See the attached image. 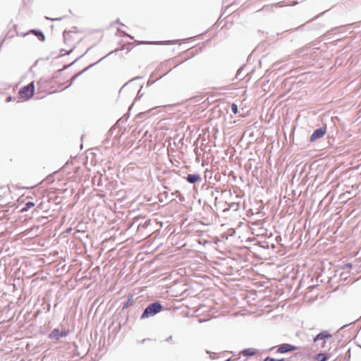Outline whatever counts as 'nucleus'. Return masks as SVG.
<instances>
[{
  "label": "nucleus",
  "mask_w": 361,
  "mask_h": 361,
  "mask_svg": "<svg viewBox=\"0 0 361 361\" xmlns=\"http://www.w3.org/2000/svg\"><path fill=\"white\" fill-rule=\"evenodd\" d=\"M35 206V203L32 201H27L25 203L24 206L21 208V212H25L28 211L30 209Z\"/></svg>",
  "instance_id": "nucleus-19"
},
{
  "label": "nucleus",
  "mask_w": 361,
  "mask_h": 361,
  "mask_svg": "<svg viewBox=\"0 0 361 361\" xmlns=\"http://www.w3.org/2000/svg\"><path fill=\"white\" fill-rule=\"evenodd\" d=\"M149 340H150L149 338H144L142 341H137V342L141 343V344H144L147 341H149Z\"/></svg>",
  "instance_id": "nucleus-37"
},
{
  "label": "nucleus",
  "mask_w": 361,
  "mask_h": 361,
  "mask_svg": "<svg viewBox=\"0 0 361 361\" xmlns=\"http://www.w3.org/2000/svg\"><path fill=\"white\" fill-rule=\"evenodd\" d=\"M30 32L38 38L40 42H44L45 36L43 32L39 29H32Z\"/></svg>",
  "instance_id": "nucleus-15"
},
{
  "label": "nucleus",
  "mask_w": 361,
  "mask_h": 361,
  "mask_svg": "<svg viewBox=\"0 0 361 361\" xmlns=\"http://www.w3.org/2000/svg\"><path fill=\"white\" fill-rule=\"evenodd\" d=\"M92 216L93 218V219H92V234L98 238V245L100 242L107 239L106 236L103 238V234H104L106 231V227L104 226L106 221V216L98 214L97 218H95V211L92 213Z\"/></svg>",
  "instance_id": "nucleus-2"
},
{
  "label": "nucleus",
  "mask_w": 361,
  "mask_h": 361,
  "mask_svg": "<svg viewBox=\"0 0 361 361\" xmlns=\"http://www.w3.org/2000/svg\"><path fill=\"white\" fill-rule=\"evenodd\" d=\"M345 267L351 269L353 267V265L351 263H347L345 264Z\"/></svg>",
  "instance_id": "nucleus-40"
},
{
  "label": "nucleus",
  "mask_w": 361,
  "mask_h": 361,
  "mask_svg": "<svg viewBox=\"0 0 361 361\" xmlns=\"http://www.w3.org/2000/svg\"><path fill=\"white\" fill-rule=\"evenodd\" d=\"M215 192H219V190H217V189H216V190H215Z\"/></svg>",
  "instance_id": "nucleus-56"
},
{
  "label": "nucleus",
  "mask_w": 361,
  "mask_h": 361,
  "mask_svg": "<svg viewBox=\"0 0 361 361\" xmlns=\"http://www.w3.org/2000/svg\"><path fill=\"white\" fill-rule=\"evenodd\" d=\"M231 110L233 114H236L238 112V105L235 103H232L231 106Z\"/></svg>",
  "instance_id": "nucleus-31"
},
{
  "label": "nucleus",
  "mask_w": 361,
  "mask_h": 361,
  "mask_svg": "<svg viewBox=\"0 0 361 361\" xmlns=\"http://www.w3.org/2000/svg\"><path fill=\"white\" fill-rule=\"evenodd\" d=\"M63 18V17H59V18H49V17H46V19L49 20H51V21H57V20H61Z\"/></svg>",
  "instance_id": "nucleus-35"
},
{
  "label": "nucleus",
  "mask_w": 361,
  "mask_h": 361,
  "mask_svg": "<svg viewBox=\"0 0 361 361\" xmlns=\"http://www.w3.org/2000/svg\"><path fill=\"white\" fill-rule=\"evenodd\" d=\"M299 4L298 1H293L290 6H296Z\"/></svg>",
  "instance_id": "nucleus-41"
},
{
  "label": "nucleus",
  "mask_w": 361,
  "mask_h": 361,
  "mask_svg": "<svg viewBox=\"0 0 361 361\" xmlns=\"http://www.w3.org/2000/svg\"><path fill=\"white\" fill-rule=\"evenodd\" d=\"M153 82H152V81L149 80V81L147 82V86H149V85H150L151 84H152Z\"/></svg>",
  "instance_id": "nucleus-46"
},
{
  "label": "nucleus",
  "mask_w": 361,
  "mask_h": 361,
  "mask_svg": "<svg viewBox=\"0 0 361 361\" xmlns=\"http://www.w3.org/2000/svg\"><path fill=\"white\" fill-rule=\"evenodd\" d=\"M92 173H94V176H92V204L95 203L99 206L101 202L104 203V188L106 185V178L103 180V173H105V170L103 168L101 169L92 168Z\"/></svg>",
  "instance_id": "nucleus-1"
},
{
  "label": "nucleus",
  "mask_w": 361,
  "mask_h": 361,
  "mask_svg": "<svg viewBox=\"0 0 361 361\" xmlns=\"http://www.w3.org/2000/svg\"><path fill=\"white\" fill-rule=\"evenodd\" d=\"M90 68V65L86 66L84 69H82L81 71L78 72L77 74H75L71 79V81L70 82V84L64 87H62L61 89V90H66L67 89L68 87H69L73 83V82L76 80V78L78 77H79L80 75H81L84 72H85L86 71L89 70Z\"/></svg>",
  "instance_id": "nucleus-16"
},
{
  "label": "nucleus",
  "mask_w": 361,
  "mask_h": 361,
  "mask_svg": "<svg viewBox=\"0 0 361 361\" xmlns=\"http://www.w3.org/2000/svg\"><path fill=\"white\" fill-rule=\"evenodd\" d=\"M173 195H176V197H177L180 202H183L185 201V197L180 191L176 190Z\"/></svg>",
  "instance_id": "nucleus-25"
},
{
  "label": "nucleus",
  "mask_w": 361,
  "mask_h": 361,
  "mask_svg": "<svg viewBox=\"0 0 361 361\" xmlns=\"http://www.w3.org/2000/svg\"><path fill=\"white\" fill-rule=\"evenodd\" d=\"M1 200L0 199V201H1ZM0 206H3V204L0 203Z\"/></svg>",
  "instance_id": "nucleus-57"
},
{
  "label": "nucleus",
  "mask_w": 361,
  "mask_h": 361,
  "mask_svg": "<svg viewBox=\"0 0 361 361\" xmlns=\"http://www.w3.org/2000/svg\"><path fill=\"white\" fill-rule=\"evenodd\" d=\"M98 301H99V299H97V300H95L94 301L93 304H92V308L93 307V306H94V305H96V304L98 302Z\"/></svg>",
  "instance_id": "nucleus-43"
},
{
  "label": "nucleus",
  "mask_w": 361,
  "mask_h": 361,
  "mask_svg": "<svg viewBox=\"0 0 361 361\" xmlns=\"http://www.w3.org/2000/svg\"><path fill=\"white\" fill-rule=\"evenodd\" d=\"M118 126H116V124L114 126H113L108 131L107 133V137H106V141L108 140L109 137L110 136H111L114 133V131L116 130V128H118Z\"/></svg>",
  "instance_id": "nucleus-29"
},
{
  "label": "nucleus",
  "mask_w": 361,
  "mask_h": 361,
  "mask_svg": "<svg viewBox=\"0 0 361 361\" xmlns=\"http://www.w3.org/2000/svg\"><path fill=\"white\" fill-rule=\"evenodd\" d=\"M114 23H118V24H120V25H122V26H125V25H124L123 23H121V22H120L119 18L116 19V20H115Z\"/></svg>",
  "instance_id": "nucleus-38"
},
{
  "label": "nucleus",
  "mask_w": 361,
  "mask_h": 361,
  "mask_svg": "<svg viewBox=\"0 0 361 361\" xmlns=\"http://www.w3.org/2000/svg\"><path fill=\"white\" fill-rule=\"evenodd\" d=\"M263 361H287L286 358L276 359L270 356L266 357Z\"/></svg>",
  "instance_id": "nucleus-27"
},
{
  "label": "nucleus",
  "mask_w": 361,
  "mask_h": 361,
  "mask_svg": "<svg viewBox=\"0 0 361 361\" xmlns=\"http://www.w3.org/2000/svg\"><path fill=\"white\" fill-rule=\"evenodd\" d=\"M90 50V47H88L86 50V52L85 53H87Z\"/></svg>",
  "instance_id": "nucleus-50"
},
{
  "label": "nucleus",
  "mask_w": 361,
  "mask_h": 361,
  "mask_svg": "<svg viewBox=\"0 0 361 361\" xmlns=\"http://www.w3.org/2000/svg\"><path fill=\"white\" fill-rule=\"evenodd\" d=\"M100 270V268L99 266H97L96 267H94V269H92V272H91V274H92V284L97 281V279H96V274L95 273L96 272H99Z\"/></svg>",
  "instance_id": "nucleus-22"
},
{
  "label": "nucleus",
  "mask_w": 361,
  "mask_h": 361,
  "mask_svg": "<svg viewBox=\"0 0 361 361\" xmlns=\"http://www.w3.org/2000/svg\"><path fill=\"white\" fill-rule=\"evenodd\" d=\"M71 32L65 30L63 33V37L65 43H67V41L69 39L68 35Z\"/></svg>",
  "instance_id": "nucleus-33"
},
{
  "label": "nucleus",
  "mask_w": 361,
  "mask_h": 361,
  "mask_svg": "<svg viewBox=\"0 0 361 361\" xmlns=\"http://www.w3.org/2000/svg\"><path fill=\"white\" fill-rule=\"evenodd\" d=\"M130 116V113L128 112L126 114H125L122 117H121L116 123V125L118 126L119 127V126L125 122L127 121V120L128 119Z\"/></svg>",
  "instance_id": "nucleus-21"
},
{
  "label": "nucleus",
  "mask_w": 361,
  "mask_h": 361,
  "mask_svg": "<svg viewBox=\"0 0 361 361\" xmlns=\"http://www.w3.org/2000/svg\"><path fill=\"white\" fill-rule=\"evenodd\" d=\"M90 350V345H89L88 347V350H87V352H89Z\"/></svg>",
  "instance_id": "nucleus-54"
},
{
  "label": "nucleus",
  "mask_w": 361,
  "mask_h": 361,
  "mask_svg": "<svg viewBox=\"0 0 361 361\" xmlns=\"http://www.w3.org/2000/svg\"><path fill=\"white\" fill-rule=\"evenodd\" d=\"M35 90V83L34 81H32L27 85L20 87L18 90V94L22 99L27 101L34 96Z\"/></svg>",
  "instance_id": "nucleus-4"
},
{
  "label": "nucleus",
  "mask_w": 361,
  "mask_h": 361,
  "mask_svg": "<svg viewBox=\"0 0 361 361\" xmlns=\"http://www.w3.org/2000/svg\"><path fill=\"white\" fill-rule=\"evenodd\" d=\"M143 78V76H137V77H135L133 78H132L131 80H128L127 82H126L122 87L119 90V92H121V90L126 87L127 86L128 84H130V82H133V81H135V80H141Z\"/></svg>",
  "instance_id": "nucleus-23"
},
{
  "label": "nucleus",
  "mask_w": 361,
  "mask_h": 361,
  "mask_svg": "<svg viewBox=\"0 0 361 361\" xmlns=\"http://www.w3.org/2000/svg\"><path fill=\"white\" fill-rule=\"evenodd\" d=\"M73 51V48H71V49L69 50V51H68V52H67V54H69L71 51Z\"/></svg>",
  "instance_id": "nucleus-52"
},
{
  "label": "nucleus",
  "mask_w": 361,
  "mask_h": 361,
  "mask_svg": "<svg viewBox=\"0 0 361 361\" xmlns=\"http://www.w3.org/2000/svg\"><path fill=\"white\" fill-rule=\"evenodd\" d=\"M348 325H349L348 324H345V325H343L341 329H344L345 327L348 326Z\"/></svg>",
  "instance_id": "nucleus-48"
},
{
  "label": "nucleus",
  "mask_w": 361,
  "mask_h": 361,
  "mask_svg": "<svg viewBox=\"0 0 361 361\" xmlns=\"http://www.w3.org/2000/svg\"><path fill=\"white\" fill-rule=\"evenodd\" d=\"M143 85H144L143 83L140 85V89H139L137 94L134 100V102H136L137 100L140 99L144 95V93L141 92V90L143 87Z\"/></svg>",
  "instance_id": "nucleus-28"
},
{
  "label": "nucleus",
  "mask_w": 361,
  "mask_h": 361,
  "mask_svg": "<svg viewBox=\"0 0 361 361\" xmlns=\"http://www.w3.org/2000/svg\"><path fill=\"white\" fill-rule=\"evenodd\" d=\"M136 300H138L137 304L141 301L140 300H139V297L136 298V299L135 300L133 298V295H129L128 299L125 302H123L122 310L127 309L132 306L137 307V305L136 304L137 303Z\"/></svg>",
  "instance_id": "nucleus-11"
},
{
  "label": "nucleus",
  "mask_w": 361,
  "mask_h": 361,
  "mask_svg": "<svg viewBox=\"0 0 361 361\" xmlns=\"http://www.w3.org/2000/svg\"><path fill=\"white\" fill-rule=\"evenodd\" d=\"M164 310V305L159 300L149 304L142 311L140 319L141 320L152 317Z\"/></svg>",
  "instance_id": "nucleus-3"
},
{
  "label": "nucleus",
  "mask_w": 361,
  "mask_h": 361,
  "mask_svg": "<svg viewBox=\"0 0 361 361\" xmlns=\"http://www.w3.org/2000/svg\"><path fill=\"white\" fill-rule=\"evenodd\" d=\"M269 6L275 7V8H281V7L285 6V5L283 4V1H280V2L271 4V5H265V6H263L262 10H263V9H268ZM261 11V9L259 10L258 11Z\"/></svg>",
  "instance_id": "nucleus-20"
},
{
  "label": "nucleus",
  "mask_w": 361,
  "mask_h": 361,
  "mask_svg": "<svg viewBox=\"0 0 361 361\" xmlns=\"http://www.w3.org/2000/svg\"><path fill=\"white\" fill-rule=\"evenodd\" d=\"M327 132V127L326 126H322L319 128H316L311 135L309 137V141L310 142H314L317 140L322 138Z\"/></svg>",
  "instance_id": "nucleus-7"
},
{
  "label": "nucleus",
  "mask_w": 361,
  "mask_h": 361,
  "mask_svg": "<svg viewBox=\"0 0 361 361\" xmlns=\"http://www.w3.org/2000/svg\"><path fill=\"white\" fill-rule=\"evenodd\" d=\"M150 221H151V220H150V219L147 220V221H145V224H146V226H147L148 224H150Z\"/></svg>",
  "instance_id": "nucleus-45"
},
{
  "label": "nucleus",
  "mask_w": 361,
  "mask_h": 361,
  "mask_svg": "<svg viewBox=\"0 0 361 361\" xmlns=\"http://www.w3.org/2000/svg\"><path fill=\"white\" fill-rule=\"evenodd\" d=\"M211 195H212V196H214L215 195L214 191H212Z\"/></svg>",
  "instance_id": "nucleus-49"
},
{
  "label": "nucleus",
  "mask_w": 361,
  "mask_h": 361,
  "mask_svg": "<svg viewBox=\"0 0 361 361\" xmlns=\"http://www.w3.org/2000/svg\"><path fill=\"white\" fill-rule=\"evenodd\" d=\"M44 181L47 182L48 183H51L54 181V173L49 175L45 179Z\"/></svg>",
  "instance_id": "nucleus-30"
},
{
  "label": "nucleus",
  "mask_w": 361,
  "mask_h": 361,
  "mask_svg": "<svg viewBox=\"0 0 361 361\" xmlns=\"http://www.w3.org/2000/svg\"><path fill=\"white\" fill-rule=\"evenodd\" d=\"M271 248H274V247H275L274 244H271Z\"/></svg>",
  "instance_id": "nucleus-53"
},
{
  "label": "nucleus",
  "mask_w": 361,
  "mask_h": 361,
  "mask_svg": "<svg viewBox=\"0 0 361 361\" xmlns=\"http://www.w3.org/2000/svg\"><path fill=\"white\" fill-rule=\"evenodd\" d=\"M331 356L332 353L321 351L314 355V359L317 361H327Z\"/></svg>",
  "instance_id": "nucleus-13"
},
{
  "label": "nucleus",
  "mask_w": 361,
  "mask_h": 361,
  "mask_svg": "<svg viewBox=\"0 0 361 361\" xmlns=\"http://www.w3.org/2000/svg\"><path fill=\"white\" fill-rule=\"evenodd\" d=\"M78 232L80 233V231H79ZM81 233H82V235H85L86 238H87V239L89 238V234L88 233L85 234V232H83V231H82Z\"/></svg>",
  "instance_id": "nucleus-42"
},
{
  "label": "nucleus",
  "mask_w": 361,
  "mask_h": 361,
  "mask_svg": "<svg viewBox=\"0 0 361 361\" xmlns=\"http://www.w3.org/2000/svg\"><path fill=\"white\" fill-rule=\"evenodd\" d=\"M83 245H84V247H85V252L87 253V249L86 243H83Z\"/></svg>",
  "instance_id": "nucleus-44"
},
{
  "label": "nucleus",
  "mask_w": 361,
  "mask_h": 361,
  "mask_svg": "<svg viewBox=\"0 0 361 361\" xmlns=\"http://www.w3.org/2000/svg\"><path fill=\"white\" fill-rule=\"evenodd\" d=\"M185 180L188 183L190 184H195L202 180V176L198 173H189L185 177Z\"/></svg>",
  "instance_id": "nucleus-12"
},
{
  "label": "nucleus",
  "mask_w": 361,
  "mask_h": 361,
  "mask_svg": "<svg viewBox=\"0 0 361 361\" xmlns=\"http://www.w3.org/2000/svg\"><path fill=\"white\" fill-rule=\"evenodd\" d=\"M68 334H69L68 329H59V328H55L49 334V338L50 339H55V340L58 341L62 337L67 336L68 335Z\"/></svg>",
  "instance_id": "nucleus-8"
},
{
  "label": "nucleus",
  "mask_w": 361,
  "mask_h": 361,
  "mask_svg": "<svg viewBox=\"0 0 361 361\" xmlns=\"http://www.w3.org/2000/svg\"><path fill=\"white\" fill-rule=\"evenodd\" d=\"M118 51V49H114V51H110L109 53H108L107 54H106L105 56H104L103 57H102L100 59H99L98 61H97L96 62L94 63H92L91 64V66L92 68L93 66H94L95 65H97V63H99L100 61H102L104 59H105L106 57L109 56V55H111V54L114 53V52H117Z\"/></svg>",
  "instance_id": "nucleus-24"
},
{
  "label": "nucleus",
  "mask_w": 361,
  "mask_h": 361,
  "mask_svg": "<svg viewBox=\"0 0 361 361\" xmlns=\"http://www.w3.org/2000/svg\"><path fill=\"white\" fill-rule=\"evenodd\" d=\"M332 337V335L328 330H322L313 337V342L319 345V342L322 341L320 347L324 348L326 341Z\"/></svg>",
  "instance_id": "nucleus-5"
},
{
  "label": "nucleus",
  "mask_w": 361,
  "mask_h": 361,
  "mask_svg": "<svg viewBox=\"0 0 361 361\" xmlns=\"http://www.w3.org/2000/svg\"><path fill=\"white\" fill-rule=\"evenodd\" d=\"M15 100V97L13 96H8L6 99V102H11Z\"/></svg>",
  "instance_id": "nucleus-36"
},
{
  "label": "nucleus",
  "mask_w": 361,
  "mask_h": 361,
  "mask_svg": "<svg viewBox=\"0 0 361 361\" xmlns=\"http://www.w3.org/2000/svg\"><path fill=\"white\" fill-rule=\"evenodd\" d=\"M257 244L262 248L269 249V243L267 241H258Z\"/></svg>",
  "instance_id": "nucleus-26"
},
{
  "label": "nucleus",
  "mask_w": 361,
  "mask_h": 361,
  "mask_svg": "<svg viewBox=\"0 0 361 361\" xmlns=\"http://www.w3.org/2000/svg\"><path fill=\"white\" fill-rule=\"evenodd\" d=\"M90 314V309L87 312V314L89 315Z\"/></svg>",
  "instance_id": "nucleus-55"
},
{
  "label": "nucleus",
  "mask_w": 361,
  "mask_h": 361,
  "mask_svg": "<svg viewBox=\"0 0 361 361\" xmlns=\"http://www.w3.org/2000/svg\"><path fill=\"white\" fill-rule=\"evenodd\" d=\"M126 37L130 38V39H134L133 36L130 35V34H129V36H126Z\"/></svg>",
  "instance_id": "nucleus-47"
},
{
  "label": "nucleus",
  "mask_w": 361,
  "mask_h": 361,
  "mask_svg": "<svg viewBox=\"0 0 361 361\" xmlns=\"http://www.w3.org/2000/svg\"><path fill=\"white\" fill-rule=\"evenodd\" d=\"M177 42V40H169V41H166V42H149V41H142L140 42V44H176Z\"/></svg>",
  "instance_id": "nucleus-17"
},
{
  "label": "nucleus",
  "mask_w": 361,
  "mask_h": 361,
  "mask_svg": "<svg viewBox=\"0 0 361 361\" xmlns=\"http://www.w3.org/2000/svg\"><path fill=\"white\" fill-rule=\"evenodd\" d=\"M173 338V336H169V337H167L166 339H165V341L166 342H169L172 340Z\"/></svg>",
  "instance_id": "nucleus-39"
},
{
  "label": "nucleus",
  "mask_w": 361,
  "mask_h": 361,
  "mask_svg": "<svg viewBox=\"0 0 361 361\" xmlns=\"http://www.w3.org/2000/svg\"><path fill=\"white\" fill-rule=\"evenodd\" d=\"M243 66H241L237 71V73H236V75H235V78L239 79V80H242L243 78H244V75H241V71H243Z\"/></svg>",
  "instance_id": "nucleus-32"
},
{
  "label": "nucleus",
  "mask_w": 361,
  "mask_h": 361,
  "mask_svg": "<svg viewBox=\"0 0 361 361\" xmlns=\"http://www.w3.org/2000/svg\"><path fill=\"white\" fill-rule=\"evenodd\" d=\"M257 352H258V350H257L255 348H247L243 349L240 352V354L244 357H251V356L256 355L257 353Z\"/></svg>",
  "instance_id": "nucleus-14"
},
{
  "label": "nucleus",
  "mask_w": 361,
  "mask_h": 361,
  "mask_svg": "<svg viewBox=\"0 0 361 361\" xmlns=\"http://www.w3.org/2000/svg\"><path fill=\"white\" fill-rule=\"evenodd\" d=\"M328 11H325L321 13H319L318 16H317L316 17L313 18L312 19L310 20H307L305 23H304L303 25H300V26H298V27H296L295 29V30H302V28L306 26L307 24L310 23L311 22L317 20L318 18H319L320 16H322L325 13H326Z\"/></svg>",
  "instance_id": "nucleus-18"
},
{
  "label": "nucleus",
  "mask_w": 361,
  "mask_h": 361,
  "mask_svg": "<svg viewBox=\"0 0 361 361\" xmlns=\"http://www.w3.org/2000/svg\"><path fill=\"white\" fill-rule=\"evenodd\" d=\"M91 361H94L92 357V360Z\"/></svg>",
  "instance_id": "nucleus-58"
},
{
  "label": "nucleus",
  "mask_w": 361,
  "mask_h": 361,
  "mask_svg": "<svg viewBox=\"0 0 361 361\" xmlns=\"http://www.w3.org/2000/svg\"><path fill=\"white\" fill-rule=\"evenodd\" d=\"M117 30H118V32H120V35H121V37L129 36L128 33H127L126 32H125L123 30H121L120 28H118Z\"/></svg>",
  "instance_id": "nucleus-34"
},
{
  "label": "nucleus",
  "mask_w": 361,
  "mask_h": 361,
  "mask_svg": "<svg viewBox=\"0 0 361 361\" xmlns=\"http://www.w3.org/2000/svg\"><path fill=\"white\" fill-rule=\"evenodd\" d=\"M350 357V354H349L348 356H347L348 360H349Z\"/></svg>",
  "instance_id": "nucleus-51"
},
{
  "label": "nucleus",
  "mask_w": 361,
  "mask_h": 361,
  "mask_svg": "<svg viewBox=\"0 0 361 361\" xmlns=\"http://www.w3.org/2000/svg\"><path fill=\"white\" fill-rule=\"evenodd\" d=\"M299 346L292 345L290 343H282L278 346L276 353L285 354L289 352H293L299 349Z\"/></svg>",
  "instance_id": "nucleus-10"
},
{
  "label": "nucleus",
  "mask_w": 361,
  "mask_h": 361,
  "mask_svg": "<svg viewBox=\"0 0 361 361\" xmlns=\"http://www.w3.org/2000/svg\"><path fill=\"white\" fill-rule=\"evenodd\" d=\"M103 161V155L99 152V149L97 147H92V168L99 169V166H97V164L102 162Z\"/></svg>",
  "instance_id": "nucleus-6"
},
{
  "label": "nucleus",
  "mask_w": 361,
  "mask_h": 361,
  "mask_svg": "<svg viewBox=\"0 0 361 361\" xmlns=\"http://www.w3.org/2000/svg\"><path fill=\"white\" fill-rule=\"evenodd\" d=\"M82 56H81V57H82ZM80 57H78V58H77V59H76L73 62H72L71 63H70V64H68V65H66V66H64L63 68H61V69H59L57 71H56V72H55V73L51 75V77L49 80H48V79H44H44H42H42H40V80L37 82V85H39V86H40V85H41V84H42L43 82H49V81H51V80H52L56 79V78H58V77H59V74L61 73V72L62 71H64V70H66V68H69L70 66H72L73 64H74V63H75L78 60H79V59H80Z\"/></svg>",
  "instance_id": "nucleus-9"
}]
</instances>
